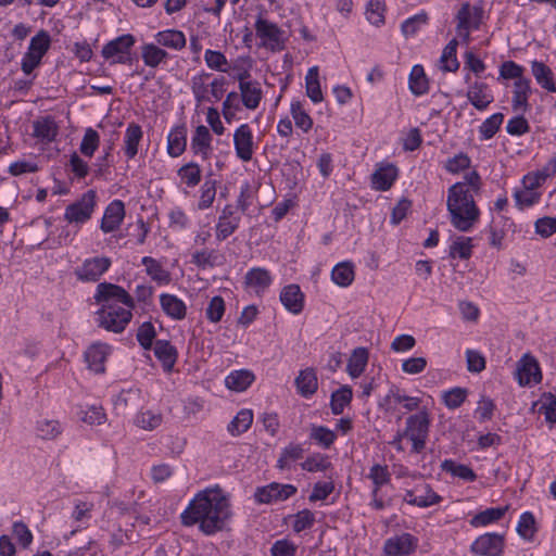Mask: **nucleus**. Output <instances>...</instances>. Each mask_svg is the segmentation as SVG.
Returning a JSON list of instances; mask_svg holds the SVG:
<instances>
[{
    "mask_svg": "<svg viewBox=\"0 0 556 556\" xmlns=\"http://www.w3.org/2000/svg\"><path fill=\"white\" fill-rule=\"evenodd\" d=\"M110 353L108 344L94 343L85 352V361L88 368L94 374H103L105 371V361Z\"/></svg>",
    "mask_w": 556,
    "mask_h": 556,
    "instance_id": "obj_19",
    "label": "nucleus"
},
{
    "mask_svg": "<svg viewBox=\"0 0 556 556\" xmlns=\"http://www.w3.org/2000/svg\"><path fill=\"white\" fill-rule=\"evenodd\" d=\"M50 36L46 30H40L30 39L27 52L22 59V71L29 75L41 62L42 56L50 48Z\"/></svg>",
    "mask_w": 556,
    "mask_h": 556,
    "instance_id": "obj_7",
    "label": "nucleus"
},
{
    "mask_svg": "<svg viewBox=\"0 0 556 556\" xmlns=\"http://www.w3.org/2000/svg\"><path fill=\"white\" fill-rule=\"evenodd\" d=\"M160 304L163 312L175 320H181L186 317L187 306L178 296L169 293L160 295Z\"/></svg>",
    "mask_w": 556,
    "mask_h": 556,
    "instance_id": "obj_23",
    "label": "nucleus"
},
{
    "mask_svg": "<svg viewBox=\"0 0 556 556\" xmlns=\"http://www.w3.org/2000/svg\"><path fill=\"white\" fill-rule=\"evenodd\" d=\"M354 277V266L351 262H341L331 271L332 281L342 288L349 287L353 282Z\"/></svg>",
    "mask_w": 556,
    "mask_h": 556,
    "instance_id": "obj_40",
    "label": "nucleus"
},
{
    "mask_svg": "<svg viewBox=\"0 0 556 556\" xmlns=\"http://www.w3.org/2000/svg\"><path fill=\"white\" fill-rule=\"evenodd\" d=\"M143 137L141 126L130 123L127 126L124 137V151L128 159H134L138 153V146Z\"/></svg>",
    "mask_w": 556,
    "mask_h": 556,
    "instance_id": "obj_34",
    "label": "nucleus"
},
{
    "mask_svg": "<svg viewBox=\"0 0 556 556\" xmlns=\"http://www.w3.org/2000/svg\"><path fill=\"white\" fill-rule=\"evenodd\" d=\"M226 305L222 296L216 295L211 299L205 309L206 318L211 323H218L225 314Z\"/></svg>",
    "mask_w": 556,
    "mask_h": 556,
    "instance_id": "obj_63",
    "label": "nucleus"
},
{
    "mask_svg": "<svg viewBox=\"0 0 556 556\" xmlns=\"http://www.w3.org/2000/svg\"><path fill=\"white\" fill-rule=\"evenodd\" d=\"M536 528L533 514L530 511H525L521 514L517 525L518 534L525 540H532Z\"/></svg>",
    "mask_w": 556,
    "mask_h": 556,
    "instance_id": "obj_58",
    "label": "nucleus"
},
{
    "mask_svg": "<svg viewBox=\"0 0 556 556\" xmlns=\"http://www.w3.org/2000/svg\"><path fill=\"white\" fill-rule=\"evenodd\" d=\"M531 72L536 83L548 92H556L554 74L552 70L541 61L531 62Z\"/></svg>",
    "mask_w": 556,
    "mask_h": 556,
    "instance_id": "obj_27",
    "label": "nucleus"
},
{
    "mask_svg": "<svg viewBox=\"0 0 556 556\" xmlns=\"http://www.w3.org/2000/svg\"><path fill=\"white\" fill-rule=\"evenodd\" d=\"M187 146V129L185 126H176L167 137V153L177 157L184 153Z\"/></svg>",
    "mask_w": 556,
    "mask_h": 556,
    "instance_id": "obj_33",
    "label": "nucleus"
},
{
    "mask_svg": "<svg viewBox=\"0 0 556 556\" xmlns=\"http://www.w3.org/2000/svg\"><path fill=\"white\" fill-rule=\"evenodd\" d=\"M472 253L471 238L458 237L450 247V256L468 260Z\"/></svg>",
    "mask_w": 556,
    "mask_h": 556,
    "instance_id": "obj_56",
    "label": "nucleus"
},
{
    "mask_svg": "<svg viewBox=\"0 0 556 556\" xmlns=\"http://www.w3.org/2000/svg\"><path fill=\"white\" fill-rule=\"evenodd\" d=\"M204 61L208 68L222 73H228L229 63L225 54L217 50H205Z\"/></svg>",
    "mask_w": 556,
    "mask_h": 556,
    "instance_id": "obj_53",
    "label": "nucleus"
},
{
    "mask_svg": "<svg viewBox=\"0 0 556 556\" xmlns=\"http://www.w3.org/2000/svg\"><path fill=\"white\" fill-rule=\"evenodd\" d=\"M240 220V217L228 219L218 217L216 224V240L224 241L230 237L239 228Z\"/></svg>",
    "mask_w": 556,
    "mask_h": 556,
    "instance_id": "obj_57",
    "label": "nucleus"
},
{
    "mask_svg": "<svg viewBox=\"0 0 556 556\" xmlns=\"http://www.w3.org/2000/svg\"><path fill=\"white\" fill-rule=\"evenodd\" d=\"M141 263L146 266L147 274L157 283H168L170 281L169 273L163 268L161 263L151 256H144Z\"/></svg>",
    "mask_w": 556,
    "mask_h": 556,
    "instance_id": "obj_45",
    "label": "nucleus"
},
{
    "mask_svg": "<svg viewBox=\"0 0 556 556\" xmlns=\"http://www.w3.org/2000/svg\"><path fill=\"white\" fill-rule=\"evenodd\" d=\"M270 273L262 267H254L245 274V283L257 294L263 293L271 285Z\"/></svg>",
    "mask_w": 556,
    "mask_h": 556,
    "instance_id": "obj_28",
    "label": "nucleus"
},
{
    "mask_svg": "<svg viewBox=\"0 0 556 556\" xmlns=\"http://www.w3.org/2000/svg\"><path fill=\"white\" fill-rule=\"evenodd\" d=\"M441 469L445 472L451 473L453 477H457L465 481L471 482L477 479V475L469 466L458 464L452 459L443 460L441 464Z\"/></svg>",
    "mask_w": 556,
    "mask_h": 556,
    "instance_id": "obj_46",
    "label": "nucleus"
},
{
    "mask_svg": "<svg viewBox=\"0 0 556 556\" xmlns=\"http://www.w3.org/2000/svg\"><path fill=\"white\" fill-rule=\"evenodd\" d=\"M233 144L237 156L243 161L252 160L254 152L253 134L248 124L240 125L233 134Z\"/></svg>",
    "mask_w": 556,
    "mask_h": 556,
    "instance_id": "obj_14",
    "label": "nucleus"
},
{
    "mask_svg": "<svg viewBox=\"0 0 556 556\" xmlns=\"http://www.w3.org/2000/svg\"><path fill=\"white\" fill-rule=\"evenodd\" d=\"M280 302L291 314L298 315L304 308L305 295L299 285L285 286L280 292Z\"/></svg>",
    "mask_w": 556,
    "mask_h": 556,
    "instance_id": "obj_17",
    "label": "nucleus"
},
{
    "mask_svg": "<svg viewBox=\"0 0 556 556\" xmlns=\"http://www.w3.org/2000/svg\"><path fill=\"white\" fill-rule=\"evenodd\" d=\"M154 39L160 47H165L175 51H180L186 47L187 39L185 34L178 29H165L156 33Z\"/></svg>",
    "mask_w": 556,
    "mask_h": 556,
    "instance_id": "obj_22",
    "label": "nucleus"
},
{
    "mask_svg": "<svg viewBox=\"0 0 556 556\" xmlns=\"http://www.w3.org/2000/svg\"><path fill=\"white\" fill-rule=\"evenodd\" d=\"M470 551L479 556H501L504 551V536L498 533H484L473 541Z\"/></svg>",
    "mask_w": 556,
    "mask_h": 556,
    "instance_id": "obj_12",
    "label": "nucleus"
},
{
    "mask_svg": "<svg viewBox=\"0 0 556 556\" xmlns=\"http://www.w3.org/2000/svg\"><path fill=\"white\" fill-rule=\"evenodd\" d=\"M290 113L298 128L302 129L304 132H308L312 129L313 119L304 110L301 101L291 102Z\"/></svg>",
    "mask_w": 556,
    "mask_h": 556,
    "instance_id": "obj_51",
    "label": "nucleus"
},
{
    "mask_svg": "<svg viewBox=\"0 0 556 556\" xmlns=\"http://www.w3.org/2000/svg\"><path fill=\"white\" fill-rule=\"evenodd\" d=\"M239 91L242 103L247 109L255 110L258 108L263 98V91L258 81L254 80L247 85L241 84Z\"/></svg>",
    "mask_w": 556,
    "mask_h": 556,
    "instance_id": "obj_32",
    "label": "nucleus"
},
{
    "mask_svg": "<svg viewBox=\"0 0 556 556\" xmlns=\"http://www.w3.org/2000/svg\"><path fill=\"white\" fill-rule=\"evenodd\" d=\"M100 142L98 132L92 128H87L83 140L80 142V152L88 157H91L97 151Z\"/></svg>",
    "mask_w": 556,
    "mask_h": 556,
    "instance_id": "obj_62",
    "label": "nucleus"
},
{
    "mask_svg": "<svg viewBox=\"0 0 556 556\" xmlns=\"http://www.w3.org/2000/svg\"><path fill=\"white\" fill-rule=\"evenodd\" d=\"M483 5L482 2L470 4L468 2L463 3L457 12V33L465 40L469 39L470 30L478 29L483 18Z\"/></svg>",
    "mask_w": 556,
    "mask_h": 556,
    "instance_id": "obj_6",
    "label": "nucleus"
},
{
    "mask_svg": "<svg viewBox=\"0 0 556 556\" xmlns=\"http://www.w3.org/2000/svg\"><path fill=\"white\" fill-rule=\"evenodd\" d=\"M296 491L298 489L292 484L271 482L265 486L257 488L254 497L260 504H274L288 500L293 496Z\"/></svg>",
    "mask_w": 556,
    "mask_h": 556,
    "instance_id": "obj_11",
    "label": "nucleus"
},
{
    "mask_svg": "<svg viewBox=\"0 0 556 556\" xmlns=\"http://www.w3.org/2000/svg\"><path fill=\"white\" fill-rule=\"evenodd\" d=\"M222 255L214 249L195 251L191 256V263L199 268L215 267L222 263Z\"/></svg>",
    "mask_w": 556,
    "mask_h": 556,
    "instance_id": "obj_39",
    "label": "nucleus"
},
{
    "mask_svg": "<svg viewBox=\"0 0 556 556\" xmlns=\"http://www.w3.org/2000/svg\"><path fill=\"white\" fill-rule=\"evenodd\" d=\"M97 200V192L94 190H88L83 197L76 202L67 205L64 213V218L68 223L84 224L90 219Z\"/></svg>",
    "mask_w": 556,
    "mask_h": 556,
    "instance_id": "obj_9",
    "label": "nucleus"
},
{
    "mask_svg": "<svg viewBox=\"0 0 556 556\" xmlns=\"http://www.w3.org/2000/svg\"><path fill=\"white\" fill-rule=\"evenodd\" d=\"M94 300L101 305L97 312L99 326L115 333L123 332L132 318L131 295L121 286L102 282L97 286Z\"/></svg>",
    "mask_w": 556,
    "mask_h": 556,
    "instance_id": "obj_2",
    "label": "nucleus"
},
{
    "mask_svg": "<svg viewBox=\"0 0 556 556\" xmlns=\"http://www.w3.org/2000/svg\"><path fill=\"white\" fill-rule=\"evenodd\" d=\"M295 386L298 392L302 396L308 397L313 395L318 389L316 371L313 368H305L301 370L299 376L295 378Z\"/></svg>",
    "mask_w": 556,
    "mask_h": 556,
    "instance_id": "obj_29",
    "label": "nucleus"
},
{
    "mask_svg": "<svg viewBox=\"0 0 556 556\" xmlns=\"http://www.w3.org/2000/svg\"><path fill=\"white\" fill-rule=\"evenodd\" d=\"M211 77L210 73L201 72L191 78V91L198 104L203 102H211L212 99L208 97V86L206 80Z\"/></svg>",
    "mask_w": 556,
    "mask_h": 556,
    "instance_id": "obj_43",
    "label": "nucleus"
},
{
    "mask_svg": "<svg viewBox=\"0 0 556 556\" xmlns=\"http://www.w3.org/2000/svg\"><path fill=\"white\" fill-rule=\"evenodd\" d=\"M516 375L520 386L538 383L542 379L539 363L529 354L523 355L518 362Z\"/></svg>",
    "mask_w": 556,
    "mask_h": 556,
    "instance_id": "obj_15",
    "label": "nucleus"
},
{
    "mask_svg": "<svg viewBox=\"0 0 556 556\" xmlns=\"http://www.w3.org/2000/svg\"><path fill=\"white\" fill-rule=\"evenodd\" d=\"M125 217V205L121 200L112 201L105 208L100 228L104 233L119 228Z\"/></svg>",
    "mask_w": 556,
    "mask_h": 556,
    "instance_id": "obj_16",
    "label": "nucleus"
},
{
    "mask_svg": "<svg viewBox=\"0 0 556 556\" xmlns=\"http://www.w3.org/2000/svg\"><path fill=\"white\" fill-rule=\"evenodd\" d=\"M59 127L52 116L37 118L33 123V136L43 143H50L55 140Z\"/></svg>",
    "mask_w": 556,
    "mask_h": 556,
    "instance_id": "obj_20",
    "label": "nucleus"
},
{
    "mask_svg": "<svg viewBox=\"0 0 556 556\" xmlns=\"http://www.w3.org/2000/svg\"><path fill=\"white\" fill-rule=\"evenodd\" d=\"M177 174L180 177L181 181L189 188L198 186L202 177L201 168L194 162H190L182 165L178 169Z\"/></svg>",
    "mask_w": 556,
    "mask_h": 556,
    "instance_id": "obj_52",
    "label": "nucleus"
},
{
    "mask_svg": "<svg viewBox=\"0 0 556 556\" xmlns=\"http://www.w3.org/2000/svg\"><path fill=\"white\" fill-rule=\"evenodd\" d=\"M368 363V351L365 348L353 350L346 366V370L352 378L359 377Z\"/></svg>",
    "mask_w": 556,
    "mask_h": 556,
    "instance_id": "obj_38",
    "label": "nucleus"
},
{
    "mask_svg": "<svg viewBox=\"0 0 556 556\" xmlns=\"http://www.w3.org/2000/svg\"><path fill=\"white\" fill-rule=\"evenodd\" d=\"M37 433L41 439L53 440L63 431L58 420L42 419L37 422Z\"/></svg>",
    "mask_w": 556,
    "mask_h": 556,
    "instance_id": "obj_55",
    "label": "nucleus"
},
{
    "mask_svg": "<svg viewBox=\"0 0 556 556\" xmlns=\"http://www.w3.org/2000/svg\"><path fill=\"white\" fill-rule=\"evenodd\" d=\"M429 426L430 419L426 410L410 415L406 419L404 435L412 441V450L414 453H420L425 448L429 434Z\"/></svg>",
    "mask_w": 556,
    "mask_h": 556,
    "instance_id": "obj_4",
    "label": "nucleus"
},
{
    "mask_svg": "<svg viewBox=\"0 0 556 556\" xmlns=\"http://www.w3.org/2000/svg\"><path fill=\"white\" fill-rule=\"evenodd\" d=\"M253 422V413L251 409H241L237 413L233 419L229 422L227 430L233 435L238 437L245 432Z\"/></svg>",
    "mask_w": 556,
    "mask_h": 556,
    "instance_id": "obj_42",
    "label": "nucleus"
},
{
    "mask_svg": "<svg viewBox=\"0 0 556 556\" xmlns=\"http://www.w3.org/2000/svg\"><path fill=\"white\" fill-rule=\"evenodd\" d=\"M418 546V539L410 533H402L389 538L384 542L383 551L387 556H407L413 554Z\"/></svg>",
    "mask_w": 556,
    "mask_h": 556,
    "instance_id": "obj_13",
    "label": "nucleus"
},
{
    "mask_svg": "<svg viewBox=\"0 0 556 556\" xmlns=\"http://www.w3.org/2000/svg\"><path fill=\"white\" fill-rule=\"evenodd\" d=\"M458 41L452 39L443 49L439 60V68L443 72L455 73L459 68V62L456 56Z\"/></svg>",
    "mask_w": 556,
    "mask_h": 556,
    "instance_id": "obj_37",
    "label": "nucleus"
},
{
    "mask_svg": "<svg viewBox=\"0 0 556 556\" xmlns=\"http://www.w3.org/2000/svg\"><path fill=\"white\" fill-rule=\"evenodd\" d=\"M255 376L251 370L240 369L231 371L225 379V384L229 390L236 392L245 391L254 381Z\"/></svg>",
    "mask_w": 556,
    "mask_h": 556,
    "instance_id": "obj_30",
    "label": "nucleus"
},
{
    "mask_svg": "<svg viewBox=\"0 0 556 556\" xmlns=\"http://www.w3.org/2000/svg\"><path fill=\"white\" fill-rule=\"evenodd\" d=\"M216 197V180L207 179L201 187V195L198 208L203 211L212 206Z\"/></svg>",
    "mask_w": 556,
    "mask_h": 556,
    "instance_id": "obj_61",
    "label": "nucleus"
},
{
    "mask_svg": "<svg viewBox=\"0 0 556 556\" xmlns=\"http://www.w3.org/2000/svg\"><path fill=\"white\" fill-rule=\"evenodd\" d=\"M141 58L147 66L155 68L166 61L169 58V54L157 43H144L141 47Z\"/></svg>",
    "mask_w": 556,
    "mask_h": 556,
    "instance_id": "obj_35",
    "label": "nucleus"
},
{
    "mask_svg": "<svg viewBox=\"0 0 556 556\" xmlns=\"http://www.w3.org/2000/svg\"><path fill=\"white\" fill-rule=\"evenodd\" d=\"M231 515L228 496L216 485L198 492L181 513L180 519L184 526L198 525L202 533L212 535L225 529Z\"/></svg>",
    "mask_w": 556,
    "mask_h": 556,
    "instance_id": "obj_1",
    "label": "nucleus"
},
{
    "mask_svg": "<svg viewBox=\"0 0 556 556\" xmlns=\"http://www.w3.org/2000/svg\"><path fill=\"white\" fill-rule=\"evenodd\" d=\"M471 165L470 157L464 153L459 152L455 154L453 157H448L444 163V169L451 174H458Z\"/></svg>",
    "mask_w": 556,
    "mask_h": 556,
    "instance_id": "obj_60",
    "label": "nucleus"
},
{
    "mask_svg": "<svg viewBox=\"0 0 556 556\" xmlns=\"http://www.w3.org/2000/svg\"><path fill=\"white\" fill-rule=\"evenodd\" d=\"M162 421V415L152 410L143 412L136 417L137 426L144 430H153L160 427Z\"/></svg>",
    "mask_w": 556,
    "mask_h": 556,
    "instance_id": "obj_64",
    "label": "nucleus"
},
{
    "mask_svg": "<svg viewBox=\"0 0 556 556\" xmlns=\"http://www.w3.org/2000/svg\"><path fill=\"white\" fill-rule=\"evenodd\" d=\"M504 121L502 113H495L488 117L479 127V134L481 140L491 139L500 129Z\"/></svg>",
    "mask_w": 556,
    "mask_h": 556,
    "instance_id": "obj_54",
    "label": "nucleus"
},
{
    "mask_svg": "<svg viewBox=\"0 0 556 556\" xmlns=\"http://www.w3.org/2000/svg\"><path fill=\"white\" fill-rule=\"evenodd\" d=\"M428 22V15L425 12L416 14L407 20H405L401 25L402 34L408 38L417 34V31L421 28V26L426 25Z\"/></svg>",
    "mask_w": 556,
    "mask_h": 556,
    "instance_id": "obj_59",
    "label": "nucleus"
},
{
    "mask_svg": "<svg viewBox=\"0 0 556 556\" xmlns=\"http://www.w3.org/2000/svg\"><path fill=\"white\" fill-rule=\"evenodd\" d=\"M507 509H508L507 506L486 508L485 510L480 511L479 514L475 515L470 519V525L472 527L478 528V527H484L490 523L496 522L504 517Z\"/></svg>",
    "mask_w": 556,
    "mask_h": 556,
    "instance_id": "obj_41",
    "label": "nucleus"
},
{
    "mask_svg": "<svg viewBox=\"0 0 556 556\" xmlns=\"http://www.w3.org/2000/svg\"><path fill=\"white\" fill-rule=\"evenodd\" d=\"M255 33L262 46L270 51H281L286 47L285 31L277 24L258 15L255 21Z\"/></svg>",
    "mask_w": 556,
    "mask_h": 556,
    "instance_id": "obj_5",
    "label": "nucleus"
},
{
    "mask_svg": "<svg viewBox=\"0 0 556 556\" xmlns=\"http://www.w3.org/2000/svg\"><path fill=\"white\" fill-rule=\"evenodd\" d=\"M409 90L415 96H421L428 92L429 83L421 65L413 66L409 74Z\"/></svg>",
    "mask_w": 556,
    "mask_h": 556,
    "instance_id": "obj_44",
    "label": "nucleus"
},
{
    "mask_svg": "<svg viewBox=\"0 0 556 556\" xmlns=\"http://www.w3.org/2000/svg\"><path fill=\"white\" fill-rule=\"evenodd\" d=\"M353 397L352 388L343 386L331 394L330 407L333 415H340L351 403Z\"/></svg>",
    "mask_w": 556,
    "mask_h": 556,
    "instance_id": "obj_48",
    "label": "nucleus"
},
{
    "mask_svg": "<svg viewBox=\"0 0 556 556\" xmlns=\"http://www.w3.org/2000/svg\"><path fill=\"white\" fill-rule=\"evenodd\" d=\"M397 177V168L392 164L380 166L371 176L372 186L380 191L389 190Z\"/></svg>",
    "mask_w": 556,
    "mask_h": 556,
    "instance_id": "obj_24",
    "label": "nucleus"
},
{
    "mask_svg": "<svg viewBox=\"0 0 556 556\" xmlns=\"http://www.w3.org/2000/svg\"><path fill=\"white\" fill-rule=\"evenodd\" d=\"M154 355L162 362L163 368L166 371L172 370L177 361L176 348L166 340H156Z\"/></svg>",
    "mask_w": 556,
    "mask_h": 556,
    "instance_id": "obj_31",
    "label": "nucleus"
},
{
    "mask_svg": "<svg viewBox=\"0 0 556 556\" xmlns=\"http://www.w3.org/2000/svg\"><path fill=\"white\" fill-rule=\"evenodd\" d=\"M556 173V154L549 160V162L536 173L528 174L523 177V188L533 190L540 187L548 177Z\"/></svg>",
    "mask_w": 556,
    "mask_h": 556,
    "instance_id": "obj_26",
    "label": "nucleus"
},
{
    "mask_svg": "<svg viewBox=\"0 0 556 556\" xmlns=\"http://www.w3.org/2000/svg\"><path fill=\"white\" fill-rule=\"evenodd\" d=\"M212 135L208 128L204 125H200L195 128L194 135L191 140V149L195 154H201L203 160L208 159L211 147Z\"/></svg>",
    "mask_w": 556,
    "mask_h": 556,
    "instance_id": "obj_25",
    "label": "nucleus"
},
{
    "mask_svg": "<svg viewBox=\"0 0 556 556\" xmlns=\"http://www.w3.org/2000/svg\"><path fill=\"white\" fill-rule=\"evenodd\" d=\"M304 448L299 443H289L281 450L280 456L277 460V468L280 470H289L292 464L303 458Z\"/></svg>",
    "mask_w": 556,
    "mask_h": 556,
    "instance_id": "obj_36",
    "label": "nucleus"
},
{
    "mask_svg": "<svg viewBox=\"0 0 556 556\" xmlns=\"http://www.w3.org/2000/svg\"><path fill=\"white\" fill-rule=\"evenodd\" d=\"M481 189V177L477 170L464 176L448 188L447 211L451 224L459 231H469L479 219L480 211L475 203V194Z\"/></svg>",
    "mask_w": 556,
    "mask_h": 556,
    "instance_id": "obj_3",
    "label": "nucleus"
},
{
    "mask_svg": "<svg viewBox=\"0 0 556 556\" xmlns=\"http://www.w3.org/2000/svg\"><path fill=\"white\" fill-rule=\"evenodd\" d=\"M136 42L131 34H124L109 41L102 48V56L111 64H125L130 61V50Z\"/></svg>",
    "mask_w": 556,
    "mask_h": 556,
    "instance_id": "obj_8",
    "label": "nucleus"
},
{
    "mask_svg": "<svg viewBox=\"0 0 556 556\" xmlns=\"http://www.w3.org/2000/svg\"><path fill=\"white\" fill-rule=\"evenodd\" d=\"M111 265L112 261L106 256L86 258L83 264L75 269V275L80 281L96 282L109 270Z\"/></svg>",
    "mask_w": 556,
    "mask_h": 556,
    "instance_id": "obj_10",
    "label": "nucleus"
},
{
    "mask_svg": "<svg viewBox=\"0 0 556 556\" xmlns=\"http://www.w3.org/2000/svg\"><path fill=\"white\" fill-rule=\"evenodd\" d=\"M532 93L531 81L522 78L514 83L511 106L514 111L527 112L529 110V97Z\"/></svg>",
    "mask_w": 556,
    "mask_h": 556,
    "instance_id": "obj_21",
    "label": "nucleus"
},
{
    "mask_svg": "<svg viewBox=\"0 0 556 556\" xmlns=\"http://www.w3.org/2000/svg\"><path fill=\"white\" fill-rule=\"evenodd\" d=\"M302 470L307 472H323L332 467L329 457L321 453H313L300 464Z\"/></svg>",
    "mask_w": 556,
    "mask_h": 556,
    "instance_id": "obj_50",
    "label": "nucleus"
},
{
    "mask_svg": "<svg viewBox=\"0 0 556 556\" xmlns=\"http://www.w3.org/2000/svg\"><path fill=\"white\" fill-rule=\"evenodd\" d=\"M309 439L313 440L318 446L328 450L334 443L337 434L334 431L325 426L312 425Z\"/></svg>",
    "mask_w": 556,
    "mask_h": 556,
    "instance_id": "obj_47",
    "label": "nucleus"
},
{
    "mask_svg": "<svg viewBox=\"0 0 556 556\" xmlns=\"http://www.w3.org/2000/svg\"><path fill=\"white\" fill-rule=\"evenodd\" d=\"M305 87L307 97L314 102L319 103L324 100V96L320 89L318 67L313 66L307 71L305 77Z\"/></svg>",
    "mask_w": 556,
    "mask_h": 556,
    "instance_id": "obj_49",
    "label": "nucleus"
},
{
    "mask_svg": "<svg viewBox=\"0 0 556 556\" xmlns=\"http://www.w3.org/2000/svg\"><path fill=\"white\" fill-rule=\"evenodd\" d=\"M468 101L479 111L485 110L493 101L494 97L485 83L475 81L467 90Z\"/></svg>",
    "mask_w": 556,
    "mask_h": 556,
    "instance_id": "obj_18",
    "label": "nucleus"
}]
</instances>
